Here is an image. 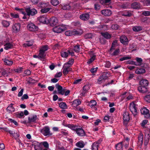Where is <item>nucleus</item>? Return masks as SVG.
<instances>
[{"label": "nucleus", "mask_w": 150, "mask_h": 150, "mask_svg": "<svg viewBox=\"0 0 150 150\" xmlns=\"http://www.w3.org/2000/svg\"><path fill=\"white\" fill-rule=\"evenodd\" d=\"M149 84L148 81L144 79L141 80L139 82V86L138 87V91L141 93H144L148 91L147 86Z\"/></svg>", "instance_id": "obj_1"}, {"label": "nucleus", "mask_w": 150, "mask_h": 150, "mask_svg": "<svg viewBox=\"0 0 150 150\" xmlns=\"http://www.w3.org/2000/svg\"><path fill=\"white\" fill-rule=\"evenodd\" d=\"M35 150H47L49 148V144L47 142H43L41 143L37 142L34 144Z\"/></svg>", "instance_id": "obj_2"}, {"label": "nucleus", "mask_w": 150, "mask_h": 150, "mask_svg": "<svg viewBox=\"0 0 150 150\" xmlns=\"http://www.w3.org/2000/svg\"><path fill=\"white\" fill-rule=\"evenodd\" d=\"M67 29L66 26L62 24L56 26L53 29V31L55 33H61L62 32L65 31Z\"/></svg>", "instance_id": "obj_3"}, {"label": "nucleus", "mask_w": 150, "mask_h": 150, "mask_svg": "<svg viewBox=\"0 0 150 150\" xmlns=\"http://www.w3.org/2000/svg\"><path fill=\"white\" fill-rule=\"evenodd\" d=\"M25 10L28 15L30 16H33L35 15L38 13L37 10L35 8H31L29 6L25 8Z\"/></svg>", "instance_id": "obj_4"}, {"label": "nucleus", "mask_w": 150, "mask_h": 150, "mask_svg": "<svg viewBox=\"0 0 150 150\" xmlns=\"http://www.w3.org/2000/svg\"><path fill=\"white\" fill-rule=\"evenodd\" d=\"M138 105L133 102L130 104L129 109L132 114L135 116L137 113V107Z\"/></svg>", "instance_id": "obj_5"}, {"label": "nucleus", "mask_w": 150, "mask_h": 150, "mask_svg": "<svg viewBox=\"0 0 150 150\" xmlns=\"http://www.w3.org/2000/svg\"><path fill=\"white\" fill-rule=\"evenodd\" d=\"M41 132L44 136L51 135L52 134L50 133V128L49 127L46 126L41 129Z\"/></svg>", "instance_id": "obj_6"}, {"label": "nucleus", "mask_w": 150, "mask_h": 150, "mask_svg": "<svg viewBox=\"0 0 150 150\" xmlns=\"http://www.w3.org/2000/svg\"><path fill=\"white\" fill-rule=\"evenodd\" d=\"M27 27L28 30L31 31H38V26L32 23L28 24L27 25Z\"/></svg>", "instance_id": "obj_7"}, {"label": "nucleus", "mask_w": 150, "mask_h": 150, "mask_svg": "<svg viewBox=\"0 0 150 150\" xmlns=\"http://www.w3.org/2000/svg\"><path fill=\"white\" fill-rule=\"evenodd\" d=\"M63 73L65 76L68 74L69 72L72 71V69L69 65H65L64 64L63 68Z\"/></svg>", "instance_id": "obj_8"}, {"label": "nucleus", "mask_w": 150, "mask_h": 150, "mask_svg": "<svg viewBox=\"0 0 150 150\" xmlns=\"http://www.w3.org/2000/svg\"><path fill=\"white\" fill-rule=\"evenodd\" d=\"M140 112L142 114L144 115V117L146 119L149 118L150 117V114L149 111L146 108H144L140 110Z\"/></svg>", "instance_id": "obj_9"}, {"label": "nucleus", "mask_w": 150, "mask_h": 150, "mask_svg": "<svg viewBox=\"0 0 150 150\" xmlns=\"http://www.w3.org/2000/svg\"><path fill=\"white\" fill-rule=\"evenodd\" d=\"M55 87L57 89L58 93L59 94L63 95L64 94L65 89H63L62 86L57 83L55 85Z\"/></svg>", "instance_id": "obj_10"}, {"label": "nucleus", "mask_w": 150, "mask_h": 150, "mask_svg": "<svg viewBox=\"0 0 150 150\" xmlns=\"http://www.w3.org/2000/svg\"><path fill=\"white\" fill-rule=\"evenodd\" d=\"M58 20L57 18L55 17H52L48 19V24L49 23L51 26H54L56 25L58 23Z\"/></svg>", "instance_id": "obj_11"}, {"label": "nucleus", "mask_w": 150, "mask_h": 150, "mask_svg": "<svg viewBox=\"0 0 150 150\" xmlns=\"http://www.w3.org/2000/svg\"><path fill=\"white\" fill-rule=\"evenodd\" d=\"M123 116L124 123L129 121L130 120V116L128 112L125 111L123 113Z\"/></svg>", "instance_id": "obj_12"}, {"label": "nucleus", "mask_w": 150, "mask_h": 150, "mask_svg": "<svg viewBox=\"0 0 150 150\" xmlns=\"http://www.w3.org/2000/svg\"><path fill=\"white\" fill-rule=\"evenodd\" d=\"M38 20L41 23L44 24H47L48 22V19L45 16H41L38 18Z\"/></svg>", "instance_id": "obj_13"}, {"label": "nucleus", "mask_w": 150, "mask_h": 150, "mask_svg": "<svg viewBox=\"0 0 150 150\" xmlns=\"http://www.w3.org/2000/svg\"><path fill=\"white\" fill-rule=\"evenodd\" d=\"M120 40L121 42L124 45H127L129 41L127 37L125 35H122L120 38Z\"/></svg>", "instance_id": "obj_14"}, {"label": "nucleus", "mask_w": 150, "mask_h": 150, "mask_svg": "<svg viewBox=\"0 0 150 150\" xmlns=\"http://www.w3.org/2000/svg\"><path fill=\"white\" fill-rule=\"evenodd\" d=\"M20 27L21 24L20 23L15 24L12 26L13 32L16 33L18 32L20 30Z\"/></svg>", "instance_id": "obj_15"}, {"label": "nucleus", "mask_w": 150, "mask_h": 150, "mask_svg": "<svg viewBox=\"0 0 150 150\" xmlns=\"http://www.w3.org/2000/svg\"><path fill=\"white\" fill-rule=\"evenodd\" d=\"M117 42L118 41L117 40H115L112 42L111 48L109 50V52L110 53H111L113 50H115L116 47L118 46V44Z\"/></svg>", "instance_id": "obj_16"}, {"label": "nucleus", "mask_w": 150, "mask_h": 150, "mask_svg": "<svg viewBox=\"0 0 150 150\" xmlns=\"http://www.w3.org/2000/svg\"><path fill=\"white\" fill-rule=\"evenodd\" d=\"M76 132L79 136L83 137L86 135L84 130L82 128H78L76 130Z\"/></svg>", "instance_id": "obj_17"}, {"label": "nucleus", "mask_w": 150, "mask_h": 150, "mask_svg": "<svg viewBox=\"0 0 150 150\" xmlns=\"http://www.w3.org/2000/svg\"><path fill=\"white\" fill-rule=\"evenodd\" d=\"M131 8L133 9H138L141 7L140 4L137 2L132 3L131 5Z\"/></svg>", "instance_id": "obj_18"}, {"label": "nucleus", "mask_w": 150, "mask_h": 150, "mask_svg": "<svg viewBox=\"0 0 150 150\" xmlns=\"http://www.w3.org/2000/svg\"><path fill=\"white\" fill-rule=\"evenodd\" d=\"M100 141H98L93 143L92 145V150H98Z\"/></svg>", "instance_id": "obj_19"}, {"label": "nucleus", "mask_w": 150, "mask_h": 150, "mask_svg": "<svg viewBox=\"0 0 150 150\" xmlns=\"http://www.w3.org/2000/svg\"><path fill=\"white\" fill-rule=\"evenodd\" d=\"M13 104L11 103L6 108V110L9 113H12L15 111V109L13 106Z\"/></svg>", "instance_id": "obj_20"}, {"label": "nucleus", "mask_w": 150, "mask_h": 150, "mask_svg": "<svg viewBox=\"0 0 150 150\" xmlns=\"http://www.w3.org/2000/svg\"><path fill=\"white\" fill-rule=\"evenodd\" d=\"M101 13L102 14L105 16H109L112 14L111 11L110 10L105 9L101 11Z\"/></svg>", "instance_id": "obj_21"}, {"label": "nucleus", "mask_w": 150, "mask_h": 150, "mask_svg": "<svg viewBox=\"0 0 150 150\" xmlns=\"http://www.w3.org/2000/svg\"><path fill=\"white\" fill-rule=\"evenodd\" d=\"M90 18V15L88 13H84L81 15L80 16V18L84 21L88 20Z\"/></svg>", "instance_id": "obj_22"}, {"label": "nucleus", "mask_w": 150, "mask_h": 150, "mask_svg": "<svg viewBox=\"0 0 150 150\" xmlns=\"http://www.w3.org/2000/svg\"><path fill=\"white\" fill-rule=\"evenodd\" d=\"M38 55L39 56V59L42 61L44 60V59H45L46 56L45 54V52H43L41 50H40Z\"/></svg>", "instance_id": "obj_23"}, {"label": "nucleus", "mask_w": 150, "mask_h": 150, "mask_svg": "<svg viewBox=\"0 0 150 150\" xmlns=\"http://www.w3.org/2000/svg\"><path fill=\"white\" fill-rule=\"evenodd\" d=\"M73 31V35H81L83 33V31L79 28L74 29Z\"/></svg>", "instance_id": "obj_24"}, {"label": "nucleus", "mask_w": 150, "mask_h": 150, "mask_svg": "<svg viewBox=\"0 0 150 150\" xmlns=\"http://www.w3.org/2000/svg\"><path fill=\"white\" fill-rule=\"evenodd\" d=\"M4 49L7 50L9 49L13 48V45L12 43L10 42H6L4 45Z\"/></svg>", "instance_id": "obj_25"}, {"label": "nucleus", "mask_w": 150, "mask_h": 150, "mask_svg": "<svg viewBox=\"0 0 150 150\" xmlns=\"http://www.w3.org/2000/svg\"><path fill=\"white\" fill-rule=\"evenodd\" d=\"M59 107L61 109H65L67 108L68 107L66 103L65 102H61L59 103Z\"/></svg>", "instance_id": "obj_26"}, {"label": "nucleus", "mask_w": 150, "mask_h": 150, "mask_svg": "<svg viewBox=\"0 0 150 150\" xmlns=\"http://www.w3.org/2000/svg\"><path fill=\"white\" fill-rule=\"evenodd\" d=\"M132 30L135 32H138L142 30L143 28L141 26H134L132 28Z\"/></svg>", "instance_id": "obj_27"}, {"label": "nucleus", "mask_w": 150, "mask_h": 150, "mask_svg": "<svg viewBox=\"0 0 150 150\" xmlns=\"http://www.w3.org/2000/svg\"><path fill=\"white\" fill-rule=\"evenodd\" d=\"M145 70L144 68H140L137 69L135 71V73L137 74H141L145 72Z\"/></svg>", "instance_id": "obj_28"}, {"label": "nucleus", "mask_w": 150, "mask_h": 150, "mask_svg": "<svg viewBox=\"0 0 150 150\" xmlns=\"http://www.w3.org/2000/svg\"><path fill=\"white\" fill-rule=\"evenodd\" d=\"M14 114L16 117L17 118H21L24 117V114L23 111L18 112L14 113Z\"/></svg>", "instance_id": "obj_29"}, {"label": "nucleus", "mask_w": 150, "mask_h": 150, "mask_svg": "<svg viewBox=\"0 0 150 150\" xmlns=\"http://www.w3.org/2000/svg\"><path fill=\"white\" fill-rule=\"evenodd\" d=\"M85 144L83 141H80L76 144V146L80 148H83Z\"/></svg>", "instance_id": "obj_30"}, {"label": "nucleus", "mask_w": 150, "mask_h": 150, "mask_svg": "<svg viewBox=\"0 0 150 150\" xmlns=\"http://www.w3.org/2000/svg\"><path fill=\"white\" fill-rule=\"evenodd\" d=\"M122 143L123 142H121L115 145V147L117 150H120V149L123 150Z\"/></svg>", "instance_id": "obj_31"}, {"label": "nucleus", "mask_w": 150, "mask_h": 150, "mask_svg": "<svg viewBox=\"0 0 150 150\" xmlns=\"http://www.w3.org/2000/svg\"><path fill=\"white\" fill-rule=\"evenodd\" d=\"M48 3L41 2L38 4V7H41L42 9L47 7L48 6Z\"/></svg>", "instance_id": "obj_32"}, {"label": "nucleus", "mask_w": 150, "mask_h": 150, "mask_svg": "<svg viewBox=\"0 0 150 150\" xmlns=\"http://www.w3.org/2000/svg\"><path fill=\"white\" fill-rule=\"evenodd\" d=\"M143 135L142 134H140L138 137V142L139 144H142L143 143Z\"/></svg>", "instance_id": "obj_33"}, {"label": "nucleus", "mask_w": 150, "mask_h": 150, "mask_svg": "<svg viewBox=\"0 0 150 150\" xmlns=\"http://www.w3.org/2000/svg\"><path fill=\"white\" fill-rule=\"evenodd\" d=\"M135 59L137 61V63H136V64L138 65L137 66H141L142 64L143 60L141 58L136 57Z\"/></svg>", "instance_id": "obj_34"}, {"label": "nucleus", "mask_w": 150, "mask_h": 150, "mask_svg": "<svg viewBox=\"0 0 150 150\" xmlns=\"http://www.w3.org/2000/svg\"><path fill=\"white\" fill-rule=\"evenodd\" d=\"M37 116L36 115H33L31 117H29L28 118V123H30L31 122H34L36 120Z\"/></svg>", "instance_id": "obj_35"}, {"label": "nucleus", "mask_w": 150, "mask_h": 150, "mask_svg": "<svg viewBox=\"0 0 150 150\" xmlns=\"http://www.w3.org/2000/svg\"><path fill=\"white\" fill-rule=\"evenodd\" d=\"M101 35L105 38L107 39H110L111 37V35L108 33H102Z\"/></svg>", "instance_id": "obj_36"}, {"label": "nucleus", "mask_w": 150, "mask_h": 150, "mask_svg": "<svg viewBox=\"0 0 150 150\" xmlns=\"http://www.w3.org/2000/svg\"><path fill=\"white\" fill-rule=\"evenodd\" d=\"M111 0H99L100 3L103 5L109 4L111 3Z\"/></svg>", "instance_id": "obj_37"}, {"label": "nucleus", "mask_w": 150, "mask_h": 150, "mask_svg": "<svg viewBox=\"0 0 150 150\" xmlns=\"http://www.w3.org/2000/svg\"><path fill=\"white\" fill-rule=\"evenodd\" d=\"M81 103V101L79 99L75 100L73 102V105H74V106H77L80 105Z\"/></svg>", "instance_id": "obj_38"}, {"label": "nucleus", "mask_w": 150, "mask_h": 150, "mask_svg": "<svg viewBox=\"0 0 150 150\" xmlns=\"http://www.w3.org/2000/svg\"><path fill=\"white\" fill-rule=\"evenodd\" d=\"M4 62L5 64L9 66L12 65L13 63V62L12 61L9 60L8 59H4Z\"/></svg>", "instance_id": "obj_39"}, {"label": "nucleus", "mask_w": 150, "mask_h": 150, "mask_svg": "<svg viewBox=\"0 0 150 150\" xmlns=\"http://www.w3.org/2000/svg\"><path fill=\"white\" fill-rule=\"evenodd\" d=\"M50 3L54 6H56L59 4V2L58 0H51Z\"/></svg>", "instance_id": "obj_40"}, {"label": "nucleus", "mask_w": 150, "mask_h": 150, "mask_svg": "<svg viewBox=\"0 0 150 150\" xmlns=\"http://www.w3.org/2000/svg\"><path fill=\"white\" fill-rule=\"evenodd\" d=\"M114 51L112 54L111 55L113 56H116L118 55L120 52V50L119 48L115 49Z\"/></svg>", "instance_id": "obj_41"}, {"label": "nucleus", "mask_w": 150, "mask_h": 150, "mask_svg": "<svg viewBox=\"0 0 150 150\" xmlns=\"http://www.w3.org/2000/svg\"><path fill=\"white\" fill-rule=\"evenodd\" d=\"M96 55L94 54H93L92 56L89 59L87 62V64H90L93 62L95 59Z\"/></svg>", "instance_id": "obj_42"}, {"label": "nucleus", "mask_w": 150, "mask_h": 150, "mask_svg": "<svg viewBox=\"0 0 150 150\" xmlns=\"http://www.w3.org/2000/svg\"><path fill=\"white\" fill-rule=\"evenodd\" d=\"M74 59L73 58H71L68 62L65 63L64 64L66 65H72L74 64Z\"/></svg>", "instance_id": "obj_43"}, {"label": "nucleus", "mask_w": 150, "mask_h": 150, "mask_svg": "<svg viewBox=\"0 0 150 150\" xmlns=\"http://www.w3.org/2000/svg\"><path fill=\"white\" fill-rule=\"evenodd\" d=\"M131 59V57L125 55L124 57L120 58L119 59V61L122 62L125 60L130 59Z\"/></svg>", "instance_id": "obj_44"}, {"label": "nucleus", "mask_w": 150, "mask_h": 150, "mask_svg": "<svg viewBox=\"0 0 150 150\" xmlns=\"http://www.w3.org/2000/svg\"><path fill=\"white\" fill-rule=\"evenodd\" d=\"M33 45V43L32 42L28 41L27 42V43L23 44V46L25 47H29Z\"/></svg>", "instance_id": "obj_45"}, {"label": "nucleus", "mask_w": 150, "mask_h": 150, "mask_svg": "<svg viewBox=\"0 0 150 150\" xmlns=\"http://www.w3.org/2000/svg\"><path fill=\"white\" fill-rule=\"evenodd\" d=\"M74 50L76 53H78L79 52L80 50V45L77 44L76 45L74 46Z\"/></svg>", "instance_id": "obj_46"}, {"label": "nucleus", "mask_w": 150, "mask_h": 150, "mask_svg": "<svg viewBox=\"0 0 150 150\" xmlns=\"http://www.w3.org/2000/svg\"><path fill=\"white\" fill-rule=\"evenodd\" d=\"M61 55L62 57L67 58L68 57L69 54L66 52L62 51L61 52Z\"/></svg>", "instance_id": "obj_47"}, {"label": "nucleus", "mask_w": 150, "mask_h": 150, "mask_svg": "<svg viewBox=\"0 0 150 150\" xmlns=\"http://www.w3.org/2000/svg\"><path fill=\"white\" fill-rule=\"evenodd\" d=\"M97 104V102L95 100H92L90 101V105L91 108L95 106Z\"/></svg>", "instance_id": "obj_48"}, {"label": "nucleus", "mask_w": 150, "mask_h": 150, "mask_svg": "<svg viewBox=\"0 0 150 150\" xmlns=\"http://www.w3.org/2000/svg\"><path fill=\"white\" fill-rule=\"evenodd\" d=\"M123 15L126 16L130 17L132 15V13L130 11H126L123 13Z\"/></svg>", "instance_id": "obj_49"}, {"label": "nucleus", "mask_w": 150, "mask_h": 150, "mask_svg": "<svg viewBox=\"0 0 150 150\" xmlns=\"http://www.w3.org/2000/svg\"><path fill=\"white\" fill-rule=\"evenodd\" d=\"M111 28L112 29L116 30L119 28V26L117 24H114L112 25Z\"/></svg>", "instance_id": "obj_50"}, {"label": "nucleus", "mask_w": 150, "mask_h": 150, "mask_svg": "<svg viewBox=\"0 0 150 150\" xmlns=\"http://www.w3.org/2000/svg\"><path fill=\"white\" fill-rule=\"evenodd\" d=\"M50 8H45L41 9L40 12L41 13H44L48 12L50 11Z\"/></svg>", "instance_id": "obj_51"}, {"label": "nucleus", "mask_w": 150, "mask_h": 150, "mask_svg": "<svg viewBox=\"0 0 150 150\" xmlns=\"http://www.w3.org/2000/svg\"><path fill=\"white\" fill-rule=\"evenodd\" d=\"M2 23L3 26L5 27H7L10 25L9 22L6 21H2Z\"/></svg>", "instance_id": "obj_52"}, {"label": "nucleus", "mask_w": 150, "mask_h": 150, "mask_svg": "<svg viewBox=\"0 0 150 150\" xmlns=\"http://www.w3.org/2000/svg\"><path fill=\"white\" fill-rule=\"evenodd\" d=\"M36 80L32 78L29 77L28 80L27 81L28 83L29 84L34 83L36 82Z\"/></svg>", "instance_id": "obj_53"}, {"label": "nucleus", "mask_w": 150, "mask_h": 150, "mask_svg": "<svg viewBox=\"0 0 150 150\" xmlns=\"http://www.w3.org/2000/svg\"><path fill=\"white\" fill-rule=\"evenodd\" d=\"M65 34L66 36L73 35V30H70L67 31L65 32Z\"/></svg>", "instance_id": "obj_54"}, {"label": "nucleus", "mask_w": 150, "mask_h": 150, "mask_svg": "<svg viewBox=\"0 0 150 150\" xmlns=\"http://www.w3.org/2000/svg\"><path fill=\"white\" fill-rule=\"evenodd\" d=\"M86 39H91L92 38V35L91 33H89L86 34L84 36Z\"/></svg>", "instance_id": "obj_55"}, {"label": "nucleus", "mask_w": 150, "mask_h": 150, "mask_svg": "<svg viewBox=\"0 0 150 150\" xmlns=\"http://www.w3.org/2000/svg\"><path fill=\"white\" fill-rule=\"evenodd\" d=\"M23 69V68L22 67H20L17 69H14V71L18 73H21Z\"/></svg>", "instance_id": "obj_56"}, {"label": "nucleus", "mask_w": 150, "mask_h": 150, "mask_svg": "<svg viewBox=\"0 0 150 150\" xmlns=\"http://www.w3.org/2000/svg\"><path fill=\"white\" fill-rule=\"evenodd\" d=\"M48 50V46L47 45H45L42 47L40 50H42L43 52H45L46 51Z\"/></svg>", "instance_id": "obj_57"}, {"label": "nucleus", "mask_w": 150, "mask_h": 150, "mask_svg": "<svg viewBox=\"0 0 150 150\" xmlns=\"http://www.w3.org/2000/svg\"><path fill=\"white\" fill-rule=\"evenodd\" d=\"M11 17L12 18H17L19 17L18 15L15 13H11L10 14Z\"/></svg>", "instance_id": "obj_58"}, {"label": "nucleus", "mask_w": 150, "mask_h": 150, "mask_svg": "<svg viewBox=\"0 0 150 150\" xmlns=\"http://www.w3.org/2000/svg\"><path fill=\"white\" fill-rule=\"evenodd\" d=\"M71 6L69 4H66L64 5L62 7V9L64 10H69Z\"/></svg>", "instance_id": "obj_59"}, {"label": "nucleus", "mask_w": 150, "mask_h": 150, "mask_svg": "<svg viewBox=\"0 0 150 150\" xmlns=\"http://www.w3.org/2000/svg\"><path fill=\"white\" fill-rule=\"evenodd\" d=\"M104 80L102 76L100 75L97 80L98 83L100 84L103 82Z\"/></svg>", "instance_id": "obj_60"}, {"label": "nucleus", "mask_w": 150, "mask_h": 150, "mask_svg": "<svg viewBox=\"0 0 150 150\" xmlns=\"http://www.w3.org/2000/svg\"><path fill=\"white\" fill-rule=\"evenodd\" d=\"M142 14L145 16H150V11H144L142 13Z\"/></svg>", "instance_id": "obj_61"}, {"label": "nucleus", "mask_w": 150, "mask_h": 150, "mask_svg": "<svg viewBox=\"0 0 150 150\" xmlns=\"http://www.w3.org/2000/svg\"><path fill=\"white\" fill-rule=\"evenodd\" d=\"M8 120L11 122L13 123L15 125L18 126V125L17 122L14 120L12 119L11 118H9L8 119Z\"/></svg>", "instance_id": "obj_62"}, {"label": "nucleus", "mask_w": 150, "mask_h": 150, "mask_svg": "<svg viewBox=\"0 0 150 150\" xmlns=\"http://www.w3.org/2000/svg\"><path fill=\"white\" fill-rule=\"evenodd\" d=\"M127 63L129 64L134 65L136 66H137V64H136V62L133 61L129 60L127 61Z\"/></svg>", "instance_id": "obj_63"}, {"label": "nucleus", "mask_w": 150, "mask_h": 150, "mask_svg": "<svg viewBox=\"0 0 150 150\" xmlns=\"http://www.w3.org/2000/svg\"><path fill=\"white\" fill-rule=\"evenodd\" d=\"M144 99L146 101L150 103V95L146 96L144 98Z\"/></svg>", "instance_id": "obj_64"}]
</instances>
